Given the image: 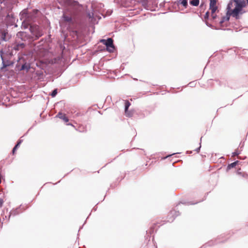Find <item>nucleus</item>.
<instances>
[{"mask_svg":"<svg viewBox=\"0 0 248 248\" xmlns=\"http://www.w3.org/2000/svg\"><path fill=\"white\" fill-rule=\"evenodd\" d=\"M246 6V2L245 0H233L230 1L227 6L226 15L222 17L219 21L220 24H222L224 22L229 21L231 16L236 19L239 18V15L244 13L243 8Z\"/></svg>","mask_w":248,"mask_h":248,"instance_id":"nucleus-1","label":"nucleus"},{"mask_svg":"<svg viewBox=\"0 0 248 248\" xmlns=\"http://www.w3.org/2000/svg\"><path fill=\"white\" fill-rule=\"evenodd\" d=\"M38 12L37 10H34L33 11V13H28V10L27 9L23 10L21 13H20L21 19L23 20V24H27L28 25H30L31 22L32 20H33V18L35 17V15L37 14Z\"/></svg>","mask_w":248,"mask_h":248,"instance_id":"nucleus-2","label":"nucleus"},{"mask_svg":"<svg viewBox=\"0 0 248 248\" xmlns=\"http://www.w3.org/2000/svg\"><path fill=\"white\" fill-rule=\"evenodd\" d=\"M30 30L32 35L35 37V39H38L43 34L42 30L37 25H31Z\"/></svg>","mask_w":248,"mask_h":248,"instance_id":"nucleus-3","label":"nucleus"},{"mask_svg":"<svg viewBox=\"0 0 248 248\" xmlns=\"http://www.w3.org/2000/svg\"><path fill=\"white\" fill-rule=\"evenodd\" d=\"M100 42L105 45L108 51L110 52H113L114 50V46L113 45V41L112 38H108L107 40L101 39Z\"/></svg>","mask_w":248,"mask_h":248,"instance_id":"nucleus-4","label":"nucleus"},{"mask_svg":"<svg viewBox=\"0 0 248 248\" xmlns=\"http://www.w3.org/2000/svg\"><path fill=\"white\" fill-rule=\"evenodd\" d=\"M60 3H62L64 6L73 7L77 9L79 6L78 2L74 0H63V1H60Z\"/></svg>","mask_w":248,"mask_h":248,"instance_id":"nucleus-5","label":"nucleus"},{"mask_svg":"<svg viewBox=\"0 0 248 248\" xmlns=\"http://www.w3.org/2000/svg\"><path fill=\"white\" fill-rule=\"evenodd\" d=\"M217 0H210L209 10H211V15L218 13L219 10L217 5Z\"/></svg>","mask_w":248,"mask_h":248,"instance_id":"nucleus-6","label":"nucleus"},{"mask_svg":"<svg viewBox=\"0 0 248 248\" xmlns=\"http://www.w3.org/2000/svg\"><path fill=\"white\" fill-rule=\"evenodd\" d=\"M56 117L62 120L65 123L69 121V119L66 117V114L62 112H59L56 115Z\"/></svg>","mask_w":248,"mask_h":248,"instance_id":"nucleus-7","label":"nucleus"},{"mask_svg":"<svg viewBox=\"0 0 248 248\" xmlns=\"http://www.w3.org/2000/svg\"><path fill=\"white\" fill-rule=\"evenodd\" d=\"M130 105H131L130 103L128 100L125 101V104H124L125 110H125V115L127 117H131L132 116L131 114L128 113V108L129 107Z\"/></svg>","mask_w":248,"mask_h":248,"instance_id":"nucleus-8","label":"nucleus"},{"mask_svg":"<svg viewBox=\"0 0 248 248\" xmlns=\"http://www.w3.org/2000/svg\"><path fill=\"white\" fill-rule=\"evenodd\" d=\"M25 46L24 43H21L16 45L14 47L15 50H19L20 48H23Z\"/></svg>","mask_w":248,"mask_h":248,"instance_id":"nucleus-9","label":"nucleus"},{"mask_svg":"<svg viewBox=\"0 0 248 248\" xmlns=\"http://www.w3.org/2000/svg\"><path fill=\"white\" fill-rule=\"evenodd\" d=\"M190 4L193 6H197L199 4V0H190Z\"/></svg>","mask_w":248,"mask_h":248,"instance_id":"nucleus-10","label":"nucleus"},{"mask_svg":"<svg viewBox=\"0 0 248 248\" xmlns=\"http://www.w3.org/2000/svg\"><path fill=\"white\" fill-rule=\"evenodd\" d=\"M238 161H235L229 165H228V167H227V169L228 170H230L232 168H234L236 166V165L237 164Z\"/></svg>","mask_w":248,"mask_h":248,"instance_id":"nucleus-11","label":"nucleus"},{"mask_svg":"<svg viewBox=\"0 0 248 248\" xmlns=\"http://www.w3.org/2000/svg\"><path fill=\"white\" fill-rule=\"evenodd\" d=\"M63 18L65 21L70 22L72 21V18L70 16H66L65 14L63 15Z\"/></svg>","mask_w":248,"mask_h":248,"instance_id":"nucleus-12","label":"nucleus"},{"mask_svg":"<svg viewBox=\"0 0 248 248\" xmlns=\"http://www.w3.org/2000/svg\"><path fill=\"white\" fill-rule=\"evenodd\" d=\"M6 34H7V33L5 32H3L2 33L1 38L3 41H6Z\"/></svg>","mask_w":248,"mask_h":248,"instance_id":"nucleus-13","label":"nucleus"},{"mask_svg":"<svg viewBox=\"0 0 248 248\" xmlns=\"http://www.w3.org/2000/svg\"><path fill=\"white\" fill-rule=\"evenodd\" d=\"M181 4L184 6V7H186V6L187 5V0H183L182 1H181Z\"/></svg>","mask_w":248,"mask_h":248,"instance_id":"nucleus-14","label":"nucleus"},{"mask_svg":"<svg viewBox=\"0 0 248 248\" xmlns=\"http://www.w3.org/2000/svg\"><path fill=\"white\" fill-rule=\"evenodd\" d=\"M57 89H55L51 93V96L52 97H54L56 96V95L57 94Z\"/></svg>","mask_w":248,"mask_h":248,"instance_id":"nucleus-15","label":"nucleus"},{"mask_svg":"<svg viewBox=\"0 0 248 248\" xmlns=\"http://www.w3.org/2000/svg\"><path fill=\"white\" fill-rule=\"evenodd\" d=\"M209 11H207L206 13H205V15L204 16V18L205 20L208 19L209 18Z\"/></svg>","mask_w":248,"mask_h":248,"instance_id":"nucleus-16","label":"nucleus"},{"mask_svg":"<svg viewBox=\"0 0 248 248\" xmlns=\"http://www.w3.org/2000/svg\"><path fill=\"white\" fill-rule=\"evenodd\" d=\"M211 17L213 20L216 19L217 17L216 13H214L213 15H211Z\"/></svg>","mask_w":248,"mask_h":248,"instance_id":"nucleus-17","label":"nucleus"},{"mask_svg":"<svg viewBox=\"0 0 248 248\" xmlns=\"http://www.w3.org/2000/svg\"><path fill=\"white\" fill-rule=\"evenodd\" d=\"M21 142H22L21 140H19L17 142V144H16V145L15 147H16V148H17L19 146L20 144L21 143Z\"/></svg>","mask_w":248,"mask_h":248,"instance_id":"nucleus-18","label":"nucleus"},{"mask_svg":"<svg viewBox=\"0 0 248 248\" xmlns=\"http://www.w3.org/2000/svg\"><path fill=\"white\" fill-rule=\"evenodd\" d=\"M71 33L73 35H75L77 37L78 36V32H77V31H72Z\"/></svg>","mask_w":248,"mask_h":248,"instance_id":"nucleus-19","label":"nucleus"},{"mask_svg":"<svg viewBox=\"0 0 248 248\" xmlns=\"http://www.w3.org/2000/svg\"><path fill=\"white\" fill-rule=\"evenodd\" d=\"M17 148L16 147H14V148L13 149V154L14 155L16 151V150Z\"/></svg>","mask_w":248,"mask_h":248,"instance_id":"nucleus-20","label":"nucleus"},{"mask_svg":"<svg viewBox=\"0 0 248 248\" xmlns=\"http://www.w3.org/2000/svg\"><path fill=\"white\" fill-rule=\"evenodd\" d=\"M17 148L16 147H14V148L13 149V154L14 155L16 151V150Z\"/></svg>","mask_w":248,"mask_h":248,"instance_id":"nucleus-21","label":"nucleus"},{"mask_svg":"<svg viewBox=\"0 0 248 248\" xmlns=\"http://www.w3.org/2000/svg\"><path fill=\"white\" fill-rule=\"evenodd\" d=\"M238 155V154L237 152H234V153H233V155H232V156H235V155Z\"/></svg>","mask_w":248,"mask_h":248,"instance_id":"nucleus-22","label":"nucleus"},{"mask_svg":"<svg viewBox=\"0 0 248 248\" xmlns=\"http://www.w3.org/2000/svg\"><path fill=\"white\" fill-rule=\"evenodd\" d=\"M205 6L203 4H201V6H200V7H201V8L203 7H205Z\"/></svg>","mask_w":248,"mask_h":248,"instance_id":"nucleus-23","label":"nucleus"},{"mask_svg":"<svg viewBox=\"0 0 248 248\" xmlns=\"http://www.w3.org/2000/svg\"><path fill=\"white\" fill-rule=\"evenodd\" d=\"M2 205V202L1 201H0V207H1Z\"/></svg>","mask_w":248,"mask_h":248,"instance_id":"nucleus-24","label":"nucleus"},{"mask_svg":"<svg viewBox=\"0 0 248 248\" xmlns=\"http://www.w3.org/2000/svg\"><path fill=\"white\" fill-rule=\"evenodd\" d=\"M67 124V125H71V126H74H74L72 124L69 123V124Z\"/></svg>","mask_w":248,"mask_h":248,"instance_id":"nucleus-25","label":"nucleus"},{"mask_svg":"<svg viewBox=\"0 0 248 248\" xmlns=\"http://www.w3.org/2000/svg\"><path fill=\"white\" fill-rule=\"evenodd\" d=\"M244 177H245V176H247V177H248V175L246 174H243V175Z\"/></svg>","mask_w":248,"mask_h":248,"instance_id":"nucleus-26","label":"nucleus"},{"mask_svg":"<svg viewBox=\"0 0 248 248\" xmlns=\"http://www.w3.org/2000/svg\"><path fill=\"white\" fill-rule=\"evenodd\" d=\"M128 113L131 114L132 115V113L129 111H128Z\"/></svg>","mask_w":248,"mask_h":248,"instance_id":"nucleus-27","label":"nucleus"},{"mask_svg":"<svg viewBox=\"0 0 248 248\" xmlns=\"http://www.w3.org/2000/svg\"><path fill=\"white\" fill-rule=\"evenodd\" d=\"M247 2L248 3V0H247Z\"/></svg>","mask_w":248,"mask_h":248,"instance_id":"nucleus-28","label":"nucleus"}]
</instances>
